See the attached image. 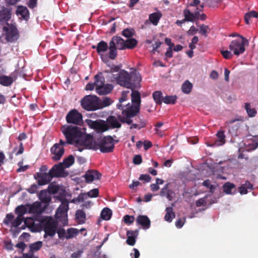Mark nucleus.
Segmentation results:
<instances>
[{
  "label": "nucleus",
  "instance_id": "f257e3e1",
  "mask_svg": "<svg viewBox=\"0 0 258 258\" xmlns=\"http://www.w3.org/2000/svg\"><path fill=\"white\" fill-rule=\"evenodd\" d=\"M131 99L132 105L122 111L121 114L118 118L122 123L130 125L133 122L132 118L140 112L141 105V94L138 91L132 90Z\"/></svg>",
  "mask_w": 258,
  "mask_h": 258
},
{
  "label": "nucleus",
  "instance_id": "f03ea898",
  "mask_svg": "<svg viewBox=\"0 0 258 258\" xmlns=\"http://www.w3.org/2000/svg\"><path fill=\"white\" fill-rule=\"evenodd\" d=\"M113 78L117 84L131 90L134 89L141 81L137 73H129L124 70H121L117 75H114Z\"/></svg>",
  "mask_w": 258,
  "mask_h": 258
},
{
  "label": "nucleus",
  "instance_id": "7ed1b4c3",
  "mask_svg": "<svg viewBox=\"0 0 258 258\" xmlns=\"http://www.w3.org/2000/svg\"><path fill=\"white\" fill-rule=\"evenodd\" d=\"M114 140L112 137L107 136L103 137L98 144L91 143L89 145V148L94 150L99 149L102 153H110L114 148Z\"/></svg>",
  "mask_w": 258,
  "mask_h": 258
},
{
  "label": "nucleus",
  "instance_id": "20e7f679",
  "mask_svg": "<svg viewBox=\"0 0 258 258\" xmlns=\"http://www.w3.org/2000/svg\"><path fill=\"white\" fill-rule=\"evenodd\" d=\"M96 80L97 87L95 90L99 95H105L110 93L113 89L114 86L110 84H105V78L102 73H99L94 76Z\"/></svg>",
  "mask_w": 258,
  "mask_h": 258
},
{
  "label": "nucleus",
  "instance_id": "39448f33",
  "mask_svg": "<svg viewBox=\"0 0 258 258\" xmlns=\"http://www.w3.org/2000/svg\"><path fill=\"white\" fill-rule=\"evenodd\" d=\"M61 130L67 139V141H65L67 144H73V142L82 135L81 128L77 126H63Z\"/></svg>",
  "mask_w": 258,
  "mask_h": 258
},
{
  "label": "nucleus",
  "instance_id": "423d86ee",
  "mask_svg": "<svg viewBox=\"0 0 258 258\" xmlns=\"http://www.w3.org/2000/svg\"><path fill=\"white\" fill-rule=\"evenodd\" d=\"M41 225L45 232L44 237L48 236L53 237L56 232L58 222L50 217H47L41 221Z\"/></svg>",
  "mask_w": 258,
  "mask_h": 258
},
{
  "label": "nucleus",
  "instance_id": "0eeeda50",
  "mask_svg": "<svg viewBox=\"0 0 258 258\" xmlns=\"http://www.w3.org/2000/svg\"><path fill=\"white\" fill-rule=\"evenodd\" d=\"M68 210L69 202L66 199H63L55 215L56 221L58 222H61L63 225H66L68 224L67 212Z\"/></svg>",
  "mask_w": 258,
  "mask_h": 258
},
{
  "label": "nucleus",
  "instance_id": "6e6552de",
  "mask_svg": "<svg viewBox=\"0 0 258 258\" xmlns=\"http://www.w3.org/2000/svg\"><path fill=\"white\" fill-rule=\"evenodd\" d=\"M81 104L82 108L87 111H95L99 109V97L96 95H87L83 97Z\"/></svg>",
  "mask_w": 258,
  "mask_h": 258
},
{
  "label": "nucleus",
  "instance_id": "1a4fd4ad",
  "mask_svg": "<svg viewBox=\"0 0 258 258\" xmlns=\"http://www.w3.org/2000/svg\"><path fill=\"white\" fill-rule=\"evenodd\" d=\"M85 121L89 127L94 130L98 133H103L109 129L108 124L103 120H92L87 119Z\"/></svg>",
  "mask_w": 258,
  "mask_h": 258
},
{
  "label": "nucleus",
  "instance_id": "9d476101",
  "mask_svg": "<svg viewBox=\"0 0 258 258\" xmlns=\"http://www.w3.org/2000/svg\"><path fill=\"white\" fill-rule=\"evenodd\" d=\"M66 145L67 144L65 143V141L60 139L58 143L55 144L51 148L50 151L51 154L53 155L52 157V159L53 160L57 161L60 160L64 152L63 146Z\"/></svg>",
  "mask_w": 258,
  "mask_h": 258
},
{
  "label": "nucleus",
  "instance_id": "9b49d317",
  "mask_svg": "<svg viewBox=\"0 0 258 258\" xmlns=\"http://www.w3.org/2000/svg\"><path fill=\"white\" fill-rule=\"evenodd\" d=\"M244 38L241 36V39L234 40L229 44V49L233 52V54L239 55L245 51Z\"/></svg>",
  "mask_w": 258,
  "mask_h": 258
},
{
  "label": "nucleus",
  "instance_id": "f8f14e48",
  "mask_svg": "<svg viewBox=\"0 0 258 258\" xmlns=\"http://www.w3.org/2000/svg\"><path fill=\"white\" fill-rule=\"evenodd\" d=\"M66 119L69 123L81 125L83 122V115L77 109H74L68 112Z\"/></svg>",
  "mask_w": 258,
  "mask_h": 258
},
{
  "label": "nucleus",
  "instance_id": "ddd939ff",
  "mask_svg": "<svg viewBox=\"0 0 258 258\" xmlns=\"http://www.w3.org/2000/svg\"><path fill=\"white\" fill-rule=\"evenodd\" d=\"M3 30L6 33V39L8 41L13 42L17 39L18 32L15 26H11L10 28L4 26Z\"/></svg>",
  "mask_w": 258,
  "mask_h": 258
},
{
  "label": "nucleus",
  "instance_id": "4468645a",
  "mask_svg": "<svg viewBox=\"0 0 258 258\" xmlns=\"http://www.w3.org/2000/svg\"><path fill=\"white\" fill-rule=\"evenodd\" d=\"M34 178L37 179L39 185H43L48 184L52 179L49 173H37L34 176Z\"/></svg>",
  "mask_w": 258,
  "mask_h": 258
},
{
  "label": "nucleus",
  "instance_id": "2eb2a0df",
  "mask_svg": "<svg viewBox=\"0 0 258 258\" xmlns=\"http://www.w3.org/2000/svg\"><path fill=\"white\" fill-rule=\"evenodd\" d=\"M83 177L85 178L86 182L90 183L93 180L100 179L101 174L96 170H89L86 172Z\"/></svg>",
  "mask_w": 258,
  "mask_h": 258
},
{
  "label": "nucleus",
  "instance_id": "dca6fc26",
  "mask_svg": "<svg viewBox=\"0 0 258 258\" xmlns=\"http://www.w3.org/2000/svg\"><path fill=\"white\" fill-rule=\"evenodd\" d=\"M11 10L8 8H4L0 11V23L7 24L11 18Z\"/></svg>",
  "mask_w": 258,
  "mask_h": 258
},
{
  "label": "nucleus",
  "instance_id": "f3484780",
  "mask_svg": "<svg viewBox=\"0 0 258 258\" xmlns=\"http://www.w3.org/2000/svg\"><path fill=\"white\" fill-rule=\"evenodd\" d=\"M62 164L54 165L49 170V173L52 178L54 177L61 176L62 173L64 171L63 167Z\"/></svg>",
  "mask_w": 258,
  "mask_h": 258
},
{
  "label": "nucleus",
  "instance_id": "a211bd4d",
  "mask_svg": "<svg viewBox=\"0 0 258 258\" xmlns=\"http://www.w3.org/2000/svg\"><path fill=\"white\" fill-rule=\"evenodd\" d=\"M139 234L138 230H127L126 232L127 239L126 243L131 246H133L136 243V238L137 237Z\"/></svg>",
  "mask_w": 258,
  "mask_h": 258
},
{
  "label": "nucleus",
  "instance_id": "6ab92c4d",
  "mask_svg": "<svg viewBox=\"0 0 258 258\" xmlns=\"http://www.w3.org/2000/svg\"><path fill=\"white\" fill-rule=\"evenodd\" d=\"M137 223L141 225L144 229H148L150 227L151 221L146 215H139L136 219Z\"/></svg>",
  "mask_w": 258,
  "mask_h": 258
},
{
  "label": "nucleus",
  "instance_id": "aec40b11",
  "mask_svg": "<svg viewBox=\"0 0 258 258\" xmlns=\"http://www.w3.org/2000/svg\"><path fill=\"white\" fill-rule=\"evenodd\" d=\"M44 207H42L40 202H36L30 205L29 212L32 214H41L44 210Z\"/></svg>",
  "mask_w": 258,
  "mask_h": 258
},
{
  "label": "nucleus",
  "instance_id": "412c9836",
  "mask_svg": "<svg viewBox=\"0 0 258 258\" xmlns=\"http://www.w3.org/2000/svg\"><path fill=\"white\" fill-rule=\"evenodd\" d=\"M110 42H113L114 46H116L118 49H124L125 41L120 36H113Z\"/></svg>",
  "mask_w": 258,
  "mask_h": 258
},
{
  "label": "nucleus",
  "instance_id": "4be33fe9",
  "mask_svg": "<svg viewBox=\"0 0 258 258\" xmlns=\"http://www.w3.org/2000/svg\"><path fill=\"white\" fill-rule=\"evenodd\" d=\"M107 121L108 124L113 128H120L121 126V123L119 122L120 121L118 118L117 117V118L114 116H109L107 119Z\"/></svg>",
  "mask_w": 258,
  "mask_h": 258
},
{
  "label": "nucleus",
  "instance_id": "5701e85b",
  "mask_svg": "<svg viewBox=\"0 0 258 258\" xmlns=\"http://www.w3.org/2000/svg\"><path fill=\"white\" fill-rule=\"evenodd\" d=\"M162 16V14L160 12H157L151 14L149 15V19L150 21L154 25H158L159 21Z\"/></svg>",
  "mask_w": 258,
  "mask_h": 258
},
{
  "label": "nucleus",
  "instance_id": "b1692460",
  "mask_svg": "<svg viewBox=\"0 0 258 258\" xmlns=\"http://www.w3.org/2000/svg\"><path fill=\"white\" fill-rule=\"evenodd\" d=\"M39 199L41 202L47 205L51 201V197L45 190H42L39 194Z\"/></svg>",
  "mask_w": 258,
  "mask_h": 258
},
{
  "label": "nucleus",
  "instance_id": "393cba45",
  "mask_svg": "<svg viewBox=\"0 0 258 258\" xmlns=\"http://www.w3.org/2000/svg\"><path fill=\"white\" fill-rule=\"evenodd\" d=\"M108 48L107 43L103 40L98 43L96 45V51L100 55H101L102 53L105 52Z\"/></svg>",
  "mask_w": 258,
  "mask_h": 258
},
{
  "label": "nucleus",
  "instance_id": "a878e982",
  "mask_svg": "<svg viewBox=\"0 0 258 258\" xmlns=\"http://www.w3.org/2000/svg\"><path fill=\"white\" fill-rule=\"evenodd\" d=\"M76 219L79 224H84L86 222V216L85 212L82 210H78L76 212Z\"/></svg>",
  "mask_w": 258,
  "mask_h": 258
},
{
  "label": "nucleus",
  "instance_id": "bb28decb",
  "mask_svg": "<svg viewBox=\"0 0 258 258\" xmlns=\"http://www.w3.org/2000/svg\"><path fill=\"white\" fill-rule=\"evenodd\" d=\"M13 83L12 77L0 75V84L4 86H9Z\"/></svg>",
  "mask_w": 258,
  "mask_h": 258
},
{
  "label": "nucleus",
  "instance_id": "cd10ccee",
  "mask_svg": "<svg viewBox=\"0 0 258 258\" xmlns=\"http://www.w3.org/2000/svg\"><path fill=\"white\" fill-rule=\"evenodd\" d=\"M166 213L164 217L166 221L171 222L175 217V213L173 212V208L170 207H167L165 210Z\"/></svg>",
  "mask_w": 258,
  "mask_h": 258
},
{
  "label": "nucleus",
  "instance_id": "c85d7f7f",
  "mask_svg": "<svg viewBox=\"0 0 258 258\" xmlns=\"http://www.w3.org/2000/svg\"><path fill=\"white\" fill-rule=\"evenodd\" d=\"M17 13L20 15L24 19H27L29 17V12L26 7L19 6L17 10Z\"/></svg>",
  "mask_w": 258,
  "mask_h": 258
},
{
  "label": "nucleus",
  "instance_id": "c756f323",
  "mask_svg": "<svg viewBox=\"0 0 258 258\" xmlns=\"http://www.w3.org/2000/svg\"><path fill=\"white\" fill-rule=\"evenodd\" d=\"M139 123H133V122L131 124V126H130V130H132L133 128H138L140 130L146 127L147 124V120L144 119H141L139 118Z\"/></svg>",
  "mask_w": 258,
  "mask_h": 258
},
{
  "label": "nucleus",
  "instance_id": "7c9ffc66",
  "mask_svg": "<svg viewBox=\"0 0 258 258\" xmlns=\"http://www.w3.org/2000/svg\"><path fill=\"white\" fill-rule=\"evenodd\" d=\"M112 102L113 101L112 100L108 97H104L102 100H101L99 99L98 107H99V109H102L104 107L109 106L112 104Z\"/></svg>",
  "mask_w": 258,
  "mask_h": 258
},
{
  "label": "nucleus",
  "instance_id": "2f4dec72",
  "mask_svg": "<svg viewBox=\"0 0 258 258\" xmlns=\"http://www.w3.org/2000/svg\"><path fill=\"white\" fill-rule=\"evenodd\" d=\"M75 162V158L73 155H70L67 158H65L62 163V166L64 168H69L72 166Z\"/></svg>",
  "mask_w": 258,
  "mask_h": 258
},
{
  "label": "nucleus",
  "instance_id": "473e14b6",
  "mask_svg": "<svg viewBox=\"0 0 258 258\" xmlns=\"http://www.w3.org/2000/svg\"><path fill=\"white\" fill-rule=\"evenodd\" d=\"M138 41L135 38H129L125 41L124 49H133L138 44Z\"/></svg>",
  "mask_w": 258,
  "mask_h": 258
},
{
  "label": "nucleus",
  "instance_id": "72a5a7b5",
  "mask_svg": "<svg viewBox=\"0 0 258 258\" xmlns=\"http://www.w3.org/2000/svg\"><path fill=\"white\" fill-rule=\"evenodd\" d=\"M192 88V84L188 80L185 81L181 86V90L185 94H189Z\"/></svg>",
  "mask_w": 258,
  "mask_h": 258
},
{
  "label": "nucleus",
  "instance_id": "f704fd0d",
  "mask_svg": "<svg viewBox=\"0 0 258 258\" xmlns=\"http://www.w3.org/2000/svg\"><path fill=\"white\" fill-rule=\"evenodd\" d=\"M100 216L103 220H109L111 217L112 211L110 209L105 208L101 211Z\"/></svg>",
  "mask_w": 258,
  "mask_h": 258
},
{
  "label": "nucleus",
  "instance_id": "c9c22d12",
  "mask_svg": "<svg viewBox=\"0 0 258 258\" xmlns=\"http://www.w3.org/2000/svg\"><path fill=\"white\" fill-rule=\"evenodd\" d=\"M116 47L114 46L113 42H109V52L108 53L109 57L111 59H114L117 56Z\"/></svg>",
  "mask_w": 258,
  "mask_h": 258
},
{
  "label": "nucleus",
  "instance_id": "e433bc0d",
  "mask_svg": "<svg viewBox=\"0 0 258 258\" xmlns=\"http://www.w3.org/2000/svg\"><path fill=\"white\" fill-rule=\"evenodd\" d=\"M79 232V230L76 228H70L67 231L66 238L67 239L72 238L77 236Z\"/></svg>",
  "mask_w": 258,
  "mask_h": 258
},
{
  "label": "nucleus",
  "instance_id": "4c0bfd02",
  "mask_svg": "<svg viewBox=\"0 0 258 258\" xmlns=\"http://www.w3.org/2000/svg\"><path fill=\"white\" fill-rule=\"evenodd\" d=\"M217 141L219 142L218 143V145H222L225 143V136L224 134V132L222 130L219 131L217 134Z\"/></svg>",
  "mask_w": 258,
  "mask_h": 258
},
{
  "label": "nucleus",
  "instance_id": "58836bf2",
  "mask_svg": "<svg viewBox=\"0 0 258 258\" xmlns=\"http://www.w3.org/2000/svg\"><path fill=\"white\" fill-rule=\"evenodd\" d=\"M251 18H258V13L254 11H251L245 14L244 20L247 24L249 23V20Z\"/></svg>",
  "mask_w": 258,
  "mask_h": 258
},
{
  "label": "nucleus",
  "instance_id": "ea45409f",
  "mask_svg": "<svg viewBox=\"0 0 258 258\" xmlns=\"http://www.w3.org/2000/svg\"><path fill=\"white\" fill-rule=\"evenodd\" d=\"M223 190L227 194H231L232 190L235 189V186L233 183L227 182L223 185Z\"/></svg>",
  "mask_w": 258,
  "mask_h": 258
},
{
  "label": "nucleus",
  "instance_id": "a19ab883",
  "mask_svg": "<svg viewBox=\"0 0 258 258\" xmlns=\"http://www.w3.org/2000/svg\"><path fill=\"white\" fill-rule=\"evenodd\" d=\"M153 97L157 104H161L162 102V93L161 91H156L153 92Z\"/></svg>",
  "mask_w": 258,
  "mask_h": 258
},
{
  "label": "nucleus",
  "instance_id": "79ce46f5",
  "mask_svg": "<svg viewBox=\"0 0 258 258\" xmlns=\"http://www.w3.org/2000/svg\"><path fill=\"white\" fill-rule=\"evenodd\" d=\"M121 34L126 38H132L135 34V31L133 28H125L122 31Z\"/></svg>",
  "mask_w": 258,
  "mask_h": 258
},
{
  "label": "nucleus",
  "instance_id": "37998d69",
  "mask_svg": "<svg viewBox=\"0 0 258 258\" xmlns=\"http://www.w3.org/2000/svg\"><path fill=\"white\" fill-rule=\"evenodd\" d=\"M245 109L249 117H253L256 114V111L254 108H250V104L249 103L246 102L244 103Z\"/></svg>",
  "mask_w": 258,
  "mask_h": 258
},
{
  "label": "nucleus",
  "instance_id": "c03bdc74",
  "mask_svg": "<svg viewBox=\"0 0 258 258\" xmlns=\"http://www.w3.org/2000/svg\"><path fill=\"white\" fill-rule=\"evenodd\" d=\"M59 189V186L55 183H51L48 186V191L50 194H56Z\"/></svg>",
  "mask_w": 258,
  "mask_h": 258
},
{
  "label": "nucleus",
  "instance_id": "a18cd8bd",
  "mask_svg": "<svg viewBox=\"0 0 258 258\" xmlns=\"http://www.w3.org/2000/svg\"><path fill=\"white\" fill-rule=\"evenodd\" d=\"M185 20L188 22H194V16L189 10L185 9L183 11Z\"/></svg>",
  "mask_w": 258,
  "mask_h": 258
},
{
  "label": "nucleus",
  "instance_id": "49530a36",
  "mask_svg": "<svg viewBox=\"0 0 258 258\" xmlns=\"http://www.w3.org/2000/svg\"><path fill=\"white\" fill-rule=\"evenodd\" d=\"M177 97L176 96H166L162 98V102L165 104H174L176 101Z\"/></svg>",
  "mask_w": 258,
  "mask_h": 258
},
{
  "label": "nucleus",
  "instance_id": "de8ad7c7",
  "mask_svg": "<svg viewBox=\"0 0 258 258\" xmlns=\"http://www.w3.org/2000/svg\"><path fill=\"white\" fill-rule=\"evenodd\" d=\"M210 29L209 26L202 24L200 26V33L205 36L207 37V34L210 32Z\"/></svg>",
  "mask_w": 258,
  "mask_h": 258
},
{
  "label": "nucleus",
  "instance_id": "09e8293b",
  "mask_svg": "<svg viewBox=\"0 0 258 258\" xmlns=\"http://www.w3.org/2000/svg\"><path fill=\"white\" fill-rule=\"evenodd\" d=\"M15 212L18 214V216L23 217V215L26 213L27 209L24 205L19 206L16 208Z\"/></svg>",
  "mask_w": 258,
  "mask_h": 258
},
{
  "label": "nucleus",
  "instance_id": "8fccbe9b",
  "mask_svg": "<svg viewBox=\"0 0 258 258\" xmlns=\"http://www.w3.org/2000/svg\"><path fill=\"white\" fill-rule=\"evenodd\" d=\"M42 246V242L40 241L35 242L30 245V249L32 251H37Z\"/></svg>",
  "mask_w": 258,
  "mask_h": 258
},
{
  "label": "nucleus",
  "instance_id": "3c124183",
  "mask_svg": "<svg viewBox=\"0 0 258 258\" xmlns=\"http://www.w3.org/2000/svg\"><path fill=\"white\" fill-rule=\"evenodd\" d=\"M127 99V95L125 94V92L122 93V96L121 98L119 99V103L117 104V108L118 109L123 110V106L122 105L121 103L125 101Z\"/></svg>",
  "mask_w": 258,
  "mask_h": 258
},
{
  "label": "nucleus",
  "instance_id": "603ef678",
  "mask_svg": "<svg viewBox=\"0 0 258 258\" xmlns=\"http://www.w3.org/2000/svg\"><path fill=\"white\" fill-rule=\"evenodd\" d=\"M24 221L23 217H20L18 216L16 219L12 222V226L14 227H17L21 224L22 222Z\"/></svg>",
  "mask_w": 258,
  "mask_h": 258
},
{
  "label": "nucleus",
  "instance_id": "864d4df0",
  "mask_svg": "<svg viewBox=\"0 0 258 258\" xmlns=\"http://www.w3.org/2000/svg\"><path fill=\"white\" fill-rule=\"evenodd\" d=\"M203 185L206 186L207 188H209L210 191L212 193H213L215 190V187L213 185L211 184L210 180L209 179L205 180L203 183Z\"/></svg>",
  "mask_w": 258,
  "mask_h": 258
},
{
  "label": "nucleus",
  "instance_id": "5fc2aeb1",
  "mask_svg": "<svg viewBox=\"0 0 258 258\" xmlns=\"http://www.w3.org/2000/svg\"><path fill=\"white\" fill-rule=\"evenodd\" d=\"M135 217L134 216L126 215L123 217V221L128 225L131 224L134 222Z\"/></svg>",
  "mask_w": 258,
  "mask_h": 258
},
{
  "label": "nucleus",
  "instance_id": "6e6d98bb",
  "mask_svg": "<svg viewBox=\"0 0 258 258\" xmlns=\"http://www.w3.org/2000/svg\"><path fill=\"white\" fill-rule=\"evenodd\" d=\"M220 52L223 57L225 59H229L231 58L232 57V54L231 52V50L229 51L228 50H221Z\"/></svg>",
  "mask_w": 258,
  "mask_h": 258
},
{
  "label": "nucleus",
  "instance_id": "4d7b16f0",
  "mask_svg": "<svg viewBox=\"0 0 258 258\" xmlns=\"http://www.w3.org/2000/svg\"><path fill=\"white\" fill-rule=\"evenodd\" d=\"M239 126L237 125H234L229 127L228 132L232 136L237 135V132L238 131Z\"/></svg>",
  "mask_w": 258,
  "mask_h": 258
},
{
  "label": "nucleus",
  "instance_id": "13d9d810",
  "mask_svg": "<svg viewBox=\"0 0 258 258\" xmlns=\"http://www.w3.org/2000/svg\"><path fill=\"white\" fill-rule=\"evenodd\" d=\"M99 195V190L98 188H94L91 190H90L88 192V195L89 197L91 198H96L98 197Z\"/></svg>",
  "mask_w": 258,
  "mask_h": 258
},
{
  "label": "nucleus",
  "instance_id": "bf43d9fd",
  "mask_svg": "<svg viewBox=\"0 0 258 258\" xmlns=\"http://www.w3.org/2000/svg\"><path fill=\"white\" fill-rule=\"evenodd\" d=\"M133 162L135 165H139L142 162V158L141 155H136L133 158Z\"/></svg>",
  "mask_w": 258,
  "mask_h": 258
},
{
  "label": "nucleus",
  "instance_id": "052dcab7",
  "mask_svg": "<svg viewBox=\"0 0 258 258\" xmlns=\"http://www.w3.org/2000/svg\"><path fill=\"white\" fill-rule=\"evenodd\" d=\"M14 218V216L12 213H9L7 214L6 218L4 220V222L5 224L8 225L10 224L11 221Z\"/></svg>",
  "mask_w": 258,
  "mask_h": 258
},
{
  "label": "nucleus",
  "instance_id": "680f3d73",
  "mask_svg": "<svg viewBox=\"0 0 258 258\" xmlns=\"http://www.w3.org/2000/svg\"><path fill=\"white\" fill-rule=\"evenodd\" d=\"M94 81H95L94 83H89L86 85L85 87V89L86 90L92 91L94 90L95 87H97V83H96V80H94Z\"/></svg>",
  "mask_w": 258,
  "mask_h": 258
},
{
  "label": "nucleus",
  "instance_id": "e2e57ef3",
  "mask_svg": "<svg viewBox=\"0 0 258 258\" xmlns=\"http://www.w3.org/2000/svg\"><path fill=\"white\" fill-rule=\"evenodd\" d=\"M56 232L59 239H63L66 237V231L63 228H59L57 230H56Z\"/></svg>",
  "mask_w": 258,
  "mask_h": 258
},
{
  "label": "nucleus",
  "instance_id": "0e129e2a",
  "mask_svg": "<svg viewBox=\"0 0 258 258\" xmlns=\"http://www.w3.org/2000/svg\"><path fill=\"white\" fill-rule=\"evenodd\" d=\"M185 222V218H179L175 222V226L178 228H181Z\"/></svg>",
  "mask_w": 258,
  "mask_h": 258
},
{
  "label": "nucleus",
  "instance_id": "69168bd1",
  "mask_svg": "<svg viewBox=\"0 0 258 258\" xmlns=\"http://www.w3.org/2000/svg\"><path fill=\"white\" fill-rule=\"evenodd\" d=\"M139 179L140 180H144L145 182H149L150 181L151 177L149 174H141Z\"/></svg>",
  "mask_w": 258,
  "mask_h": 258
},
{
  "label": "nucleus",
  "instance_id": "338daca9",
  "mask_svg": "<svg viewBox=\"0 0 258 258\" xmlns=\"http://www.w3.org/2000/svg\"><path fill=\"white\" fill-rule=\"evenodd\" d=\"M198 31V29L196 28L194 25H192L187 31V34L189 36H192L196 34Z\"/></svg>",
  "mask_w": 258,
  "mask_h": 258
},
{
  "label": "nucleus",
  "instance_id": "774afa93",
  "mask_svg": "<svg viewBox=\"0 0 258 258\" xmlns=\"http://www.w3.org/2000/svg\"><path fill=\"white\" fill-rule=\"evenodd\" d=\"M161 44V42L159 41H156L155 43L152 45L153 49L152 50V52L153 53H155L156 51H157V49L160 47Z\"/></svg>",
  "mask_w": 258,
  "mask_h": 258
}]
</instances>
